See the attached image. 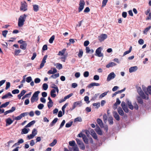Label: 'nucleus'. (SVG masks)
I'll return each instance as SVG.
<instances>
[{"label": "nucleus", "instance_id": "nucleus-1", "mask_svg": "<svg viewBox=\"0 0 151 151\" xmlns=\"http://www.w3.org/2000/svg\"><path fill=\"white\" fill-rule=\"evenodd\" d=\"M27 17L25 14H24L19 17L18 22V26L19 27H21L24 25Z\"/></svg>", "mask_w": 151, "mask_h": 151}, {"label": "nucleus", "instance_id": "nucleus-2", "mask_svg": "<svg viewBox=\"0 0 151 151\" xmlns=\"http://www.w3.org/2000/svg\"><path fill=\"white\" fill-rule=\"evenodd\" d=\"M39 91L35 92L31 98V102L33 103L35 101H37L38 100V95L40 93Z\"/></svg>", "mask_w": 151, "mask_h": 151}, {"label": "nucleus", "instance_id": "nucleus-3", "mask_svg": "<svg viewBox=\"0 0 151 151\" xmlns=\"http://www.w3.org/2000/svg\"><path fill=\"white\" fill-rule=\"evenodd\" d=\"M85 5V2L83 0H80L79 4V7L78 8V12H80L83 10Z\"/></svg>", "mask_w": 151, "mask_h": 151}, {"label": "nucleus", "instance_id": "nucleus-4", "mask_svg": "<svg viewBox=\"0 0 151 151\" xmlns=\"http://www.w3.org/2000/svg\"><path fill=\"white\" fill-rule=\"evenodd\" d=\"M102 48L101 47H98L96 51L95 55L99 57H101L103 56V54L101 52Z\"/></svg>", "mask_w": 151, "mask_h": 151}, {"label": "nucleus", "instance_id": "nucleus-5", "mask_svg": "<svg viewBox=\"0 0 151 151\" xmlns=\"http://www.w3.org/2000/svg\"><path fill=\"white\" fill-rule=\"evenodd\" d=\"M82 105V102L81 101H78L74 103L72 108H70V110L72 111L76 107L78 106H81Z\"/></svg>", "mask_w": 151, "mask_h": 151}, {"label": "nucleus", "instance_id": "nucleus-6", "mask_svg": "<svg viewBox=\"0 0 151 151\" xmlns=\"http://www.w3.org/2000/svg\"><path fill=\"white\" fill-rule=\"evenodd\" d=\"M27 4L25 2H22L20 8L21 11H25L27 10Z\"/></svg>", "mask_w": 151, "mask_h": 151}, {"label": "nucleus", "instance_id": "nucleus-7", "mask_svg": "<svg viewBox=\"0 0 151 151\" xmlns=\"http://www.w3.org/2000/svg\"><path fill=\"white\" fill-rule=\"evenodd\" d=\"M29 114L28 112H24L21 114L19 116L15 117L14 119L15 120H20L23 117Z\"/></svg>", "mask_w": 151, "mask_h": 151}, {"label": "nucleus", "instance_id": "nucleus-8", "mask_svg": "<svg viewBox=\"0 0 151 151\" xmlns=\"http://www.w3.org/2000/svg\"><path fill=\"white\" fill-rule=\"evenodd\" d=\"M107 35L106 34H102L98 37V39L100 42H101L107 38Z\"/></svg>", "mask_w": 151, "mask_h": 151}, {"label": "nucleus", "instance_id": "nucleus-9", "mask_svg": "<svg viewBox=\"0 0 151 151\" xmlns=\"http://www.w3.org/2000/svg\"><path fill=\"white\" fill-rule=\"evenodd\" d=\"M116 76V75L114 72L110 73L108 76L107 80L110 81L111 79L114 78Z\"/></svg>", "mask_w": 151, "mask_h": 151}, {"label": "nucleus", "instance_id": "nucleus-10", "mask_svg": "<svg viewBox=\"0 0 151 151\" xmlns=\"http://www.w3.org/2000/svg\"><path fill=\"white\" fill-rule=\"evenodd\" d=\"M139 94L143 99H148V96L147 95V97L146 95L142 90L140 91L139 93Z\"/></svg>", "mask_w": 151, "mask_h": 151}, {"label": "nucleus", "instance_id": "nucleus-11", "mask_svg": "<svg viewBox=\"0 0 151 151\" xmlns=\"http://www.w3.org/2000/svg\"><path fill=\"white\" fill-rule=\"evenodd\" d=\"M95 130L97 133L100 135H102L103 134L102 131L99 126L97 125Z\"/></svg>", "mask_w": 151, "mask_h": 151}, {"label": "nucleus", "instance_id": "nucleus-12", "mask_svg": "<svg viewBox=\"0 0 151 151\" xmlns=\"http://www.w3.org/2000/svg\"><path fill=\"white\" fill-rule=\"evenodd\" d=\"M113 114L114 117L116 120L119 121L120 120V117L119 115L118 114L116 111H114L113 112Z\"/></svg>", "mask_w": 151, "mask_h": 151}, {"label": "nucleus", "instance_id": "nucleus-13", "mask_svg": "<svg viewBox=\"0 0 151 151\" xmlns=\"http://www.w3.org/2000/svg\"><path fill=\"white\" fill-rule=\"evenodd\" d=\"M96 121L97 123L99 125V126L101 128L104 127L103 123L101 119L98 118L97 119Z\"/></svg>", "mask_w": 151, "mask_h": 151}, {"label": "nucleus", "instance_id": "nucleus-14", "mask_svg": "<svg viewBox=\"0 0 151 151\" xmlns=\"http://www.w3.org/2000/svg\"><path fill=\"white\" fill-rule=\"evenodd\" d=\"M100 86V84L99 83H92L89 84L88 86V87L89 88H91L93 86Z\"/></svg>", "mask_w": 151, "mask_h": 151}, {"label": "nucleus", "instance_id": "nucleus-15", "mask_svg": "<svg viewBox=\"0 0 151 151\" xmlns=\"http://www.w3.org/2000/svg\"><path fill=\"white\" fill-rule=\"evenodd\" d=\"M137 69L138 68L136 66L132 67L129 68V71L130 73H132L136 71Z\"/></svg>", "mask_w": 151, "mask_h": 151}, {"label": "nucleus", "instance_id": "nucleus-16", "mask_svg": "<svg viewBox=\"0 0 151 151\" xmlns=\"http://www.w3.org/2000/svg\"><path fill=\"white\" fill-rule=\"evenodd\" d=\"M117 111L120 115L122 116L124 115V112L121 107H119L117 109Z\"/></svg>", "mask_w": 151, "mask_h": 151}, {"label": "nucleus", "instance_id": "nucleus-17", "mask_svg": "<svg viewBox=\"0 0 151 151\" xmlns=\"http://www.w3.org/2000/svg\"><path fill=\"white\" fill-rule=\"evenodd\" d=\"M27 44L26 42H24L20 46V47L22 49L24 50H26Z\"/></svg>", "mask_w": 151, "mask_h": 151}, {"label": "nucleus", "instance_id": "nucleus-18", "mask_svg": "<svg viewBox=\"0 0 151 151\" xmlns=\"http://www.w3.org/2000/svg\"><path fill=\"white\" fill-rule=\"evenodd\" d=\"M56 90L55 89L52 90L50 92L51 96L53 98H55L56 96V94L55 93Z\"/></svg>", "mask_w": 151, "mask_h": 151}, {"label": "nucleus", "instance_id": "nucleus-19", "mask_svg": "<svg viewBox=\"0 0 151 151\" xmlns=\"http://www.w3.org/2000/svg\"><path fill=\"white\" fill-rule=\"evenodd\" d=\"M26 91L24 90H23L22 91L21 93L18 95L17 97L18 98L20 99L21 98V97L24 95V94L26 93Z\"/></svg>", "mask_w": 151, "mask_h": 151}, {"label": "nucleus", "instance_id": "nucleus-20", "mask_svg": "<svg viewBox=\"0 0 151 151\" xmlns=\"http://www.w3.org/2000/svg\"><path fill=\"white\" fill-rule=\"evenodd\" d=\"M9 96L12 97V95L11 94L10 92H9L7 94L5 95H4L2 96L1 97L2 99H6L8 98Z\"/></svg>", "mask_w": 151, "mask_h": 151}, {"label": "nucleus", "instance_id": "nucleus-21", "mask_svg": "<svg viewBox=\"0 0 151 151\" xmlns=\"http://www.w3.org/2000/svg\"><path fill=\"white\" fill-rule=\"evenodd\" d=\"M53 69V71L51 70H49L47 72V73L49 74H53L57 72V70L55 68H54Z\"/></svg>", "mask_w": 151, "mask_h": 151}, {"label": "nucleus", "instance_id": "nucleus-22", "mask_svg": "<svg viewBox=\"0 0 151 151\" xmlns=\"http://www.w3.org/2000/svg\"><path fill=\"white\" fill-rule=\"evenodd\" d=\"M13 122V121L10 118H8L6 120V126L7 124L10 125L12 124Z\"/></svg>", "mask_w": 151, "mask_h": 151}, {"label": "nucleus", "instance_id": "nucleus-23", "mask_svg": "<svg viewBox=\"0 0 151 151\" xmlns=\"http://www.w3.org/2000/svg\"><path fill=\"white\" fill-rule=\"evenodd\" d=\"M116 64L113 62H111L109 63L108 64L106 65V67L107 68H109L110 67H112L113 66L116 65Z\"/></svg>", "mask_w": 151, "mask_h": 151}, {"label": "nucleus", "instance_id": "nucleus-24", "mask_svg": "<svg viewBox=\"0 0 151 151\" xmlns=\"http://www.w3.org/2000/svg\"><path fill=\"white\" fill-rule=\"evenodd\" d=\"M35 122V120H33L31 121L30 122H29L28 124H27L25 126V127H30L31 126L34 124Z\"/></svg>", "mask_w": 151, "mask_h": 151}, {"label": "nucleus", "instance_id": "nucleus-25", "mask_svg": "<svg viewBox=\"0 0 151 151\" xmlns=\"http://www.w3.org/2000/svg\"><path fill=\"white\" fill-rule=\"evenodd\" d=\"M33 10L35 12H37L39 10V6L37 5L33 4Z\"/></svg>", "mask_w": 151, "mask_h": 151}, {"label": "nucleus", "instance_id": "nucleus-26", "mask_svg": "<svg viewBox=\"0 0 151 151\" xmlns=\"http://www.w3.org/2000/svg\"><path fill=\"white\" fill-rule=\"evenodd\" d=\"M137 102L138 103L141 104H143V100L140 97L138 96L137 97Z\"/></svg>", "mask_w": 151, "mask_h": 151}, {"label": "nucleus", "instance_id": "nucleus-27", "mask_svg": "<svg viewBox=\"0 0 151 151\" xmlns=\"http://www.w3.org/2000/svg\"><path fill=\"white\" fill-rule=\"evenodd\" d=\"M52 86H51V87L55 89L56 90L57 93H59V90L57 86L54 83L52 84Z\"/></svg>", "mask_w": 151, "mask_h": 151}, {"label": "nucleus", "instance_id": "nucleus-28", "mask_svg": "<svg viewBox=\"0 0 151 151\" xmlns=\"http://www.w3.org/2000/svg\"><path fill=\"white\" fill-rule=\"evenodd\" d=\"M58 120V119L57 118H55L54 120L52 121L50 124V126H53L54 124L57 122Z\"/></svg>", "mask_w": 151, "mask_h": 151}, {"label": "nucleus", "instance_id": "nucleus-29", "mask_svg": "<svg viewBox=\"0 0 151 151\" xmlns=\"http://www.w3.org/2000/svg\"><path fill=\"white\" fill-rule=\"evenodd\" d=\"M132 46H130L129 48V50L127 51H126L123 54V56H125L126 55L130 53L132 51Z\"/></svg>", "mask_w": 151, "mask_h": 151}, {"label": "nucleus", "instance_id": "nucleus-30", "mask_svg": "<svg viewBox=\"0 0 151 151\" xmlns=\"http://www.w3.org/2000/svg\"><path fill=\"white\" fill-rule=\"evenodd\" d=\"M83 139L85 144H88V140L86 135L83 137Z\"/></svg>", "mask_w": 151, "mask_h": 151}, {"label": "nucleus", "instance_id": "nucleus-31", "mask_svg": "<svg viewBox=\"0 0 151 151\" xmlns=\"http://www.w3.org/2000/svg\"><path fill=\"white\" fill-rule=\"evenodd\" d=\"M57 139H54L52 142L49 144V146L51 147H53L57 143Z\"/></svg>", "mask_w": 151, "mask_h": 151}, {"label": "nucleus", "instance_id": "nucleus-32", "mask_svg": "<svg viewBox=\"0 0 151 151\" xmlns=\"http://www.w3.org/2000/svg\"><path fill=\"white\" fill-rule=\"evenodd\" d=\"M59 76V73H58L56 74H55L54 75H51L50 77V78H52L54 79H55L57 78H58Z\"/></svg>", "mask_w": 151, "mask_h": 151}, {"label": "nucleus", "instance_id": "nucleus-33", "mask_svg": "<svg viewBox=\"0 0 151 151\" xmlns=\"http://www.w3.org/2000/svg\"><path fill=\"white\" fill-rule=\"evenodd\" d=\"M83 52L82 49H80L79 50V52L78 54V56L79 58H81L83 56Z\"/></svg>", "mask_w": 151, "mask_h": 151}, {"label": "nucleus", "instance_id": "nucleus-34", "mask_svg": "<svg viewBox=\"0 0 151 151\" xmlns=\"http://www.w3.org/2000/svg\"><path fill=\"white\" fill-rule=\"evenodd\" d=\"M108 122L110 124H113V119L112 117H109L108 119Z\"/></svg>", "mask_w": 151, "mask_h": 151}, {"label": "nucleus", "instance_id": "nucleus-35", "mask_svg": "<svg viewBox=\"0 0 151 151\" xmlns=\"http://www.w3.org/2000/svg\"><path fill=\"white\" fill-rule=\"evenodd\" d=\"M65 50V49H64L62 50L59 51L58 52V55H64Z\"/></svg>", "mask_w": 151, "mask_h": 151}, {"label": "nucleus", "instance_id": "nucleus-36", "mask_svg": "<svg viewBox=\"0 0 151 151\" xmlns=\"http://www.w3.org/2000/svg\"><path fill=\"white\" fill-rule=\"evenodd\" d=\"M29 132V131L28 130L25 128H24V129H22V131L21 132V134H26L28 133Z\"/></svg>", "mask_w": 151, "mask_h": 151}, {"label": "nucleus", "instance_id": "nucleus-37", "mask_svg": "<svg viewBox=\"0 0 151 151\" xmlns=\"http://www.w3.org/2000/svg\"><path fill=\"white\" fill-rule=\"evenodd\" d=\"M9 101H8V102H5V103L2 104L1 106V107H6L9 104Z\"/></svg>", "mask_w": 151, "mask_h": 151}, {"label": "nucleus", "instance_id": "nucleus-38", "mask_svg": "<svg viewBox=\"0 0 151 151\" xmlns=\"http://www.w3.org/2000/svg\"><path fill=\"white\" fill-rule=\"evenodd\" d=\"M68 103H66L63 106V107L62 108V109L63 113V114H64L65 113V108L68 105Z\"/></svg>", "mask_w": 151, "mask_h": 151}, {"label": "nucleus", "instance_id": "nucleus-39", "mask_svg": "<svg viewBox=\"0 0 151 151\" xmlns=\"http://www.w3.org/2000/svg\"><path fill=\"white\" fill-rule=\"evenodd\" d=\"M56 65V68L59 70H60L63 68L62 65L60 63H57Z\"/></svg>", "mask_w": 151, "mask_h": 151}, {"label": "nucleus", "instance_id": "nucleus-40", "mask_svg": "<svg viewBox=\"0 0 151 151\" xmlns=\"http://www.w3.org/2000/svg\"><path fill=\"white\" fill-rule=\"evenodd\" d=\"M42 88L44 90H46L48 88V85L47 83H44L42 85Z\"/></svg>", "mask_w": 151, "mask_h": 151}, {"label": "nucleus", "instance_id": "nucleus-41", "mask_svg": "<svg viewBox=\"0 0 151 151\" xmlns=\"http://www.w3.org/2000/svg\"><path fill=\"white\" fill-rule=\"evenodd\" d=\"M21 52V50L20 49L18 50H15L14 53V55H18L19 53H20Z\"/></svg>", "mask_w": 151, "mask_h": 151}, {"label": "nucleus", "instance_id": "nucleus-42", "mask_svg": "<svg viewBox=\"0 0 151 151\" xmlns=\"http://www.w3.org/2000/svg\"><path fill=\"white\" fill-rule=\"evenodd\" d=\"M47 55H45L44 56V57L42 59V60L41 63H45L46 62V59L47 58Z\"/></svg>", "mask_w": 151, "mask_h": 151}, {"label": "nucleus", "instance_id": "nucleus-43", "mask_svg": "<svg viewBox=\"0 0 151 151\" xmlns=\"http://www.w3.org/2000/svg\"><path fill=\"white\" fill-rule=\"evenodd\" d=\"M79 145L80 149L82 150H84L85 149V145L83 143Z\"/></svg>", "mask_w": 151, "mask_h": 151}, {"label": "nucleus", "instance_id": "nucleus-44", "mask_svg": "<svg viewBox=\"0 0 151 151\" xmlns=\"http://www.w3.org/2000/svg\"><path fill=\"white\" fill-rule=\"evenodd\" d=\"M89 98L88 96H86L84 98V101L86 102V103L88 104L89 103L90 101H89Z\"/></svg>", "mask_w": 151, "mask_h": 151}, {"label": "nucleus", "instance_id": "nucleus-45", "mask_svg": "<svg viewBox=\"0 0 151 151\" xmlns=\"http://www.w3.org/2000/svg\"><path fill=\"white\" fill-rule=\"evenodd\" d=\"M73 123L72 121L68 123H67L65 125V127L67 128H68L70 127Z\"/></svg>", "mask_w": 151, "mask_h": 151}, {"label": "nucleus", "instance_id": "nucleus-46", "mask_svg": "<svg viewBox=\"0 0 151 151\" xmlns=\"http://www.w3.org/2000/svg\"><path fill=\"white\" fill-rule=\"evenodd\" d=\"M55 39V36L54 35L52 36L49 40V42L50 43H52Z\"/></svg>", "mask_w": 151, "mask_h": 151}, {"label": "nucleus", "instance_id": "nucleus-47", "mask_svg": "<svg viewBox=\"0 0 151 151\" xmlns=\"http://www.w3.org/2000/svg\"><path fill=\"white\" fill-rule=\"evenodd\" d=\"M49 103V101L47 103V106L49 109H50L53 106V103L52 101V102L51 103Z\"/></svg>", "mask_w": 151, "mask_h": 151}, {"label": "nucleus", "instance_id": "nucleus-48", "mask_svg": "<svg viewBox=\"0 0 151 151\" xmlns=\"http://www.w3.org/2000/svg\"><path fill=\"white\" fill-rule=\"evenodd\" d=\"M69 145L71 146H74L75 144V142L74 141H72L69 142Z\"/></svg>", "mask_w": 151, "mask_h": 151}, {"label": "nucleus", "instance_id": "nucleus-49", "mask_svg": "<svg viewBox=\"0 0 151 151\" xmlns=\"http://www.w3.org/2000/svg\"><path fill=\"white\" fill-rule=\"evenodd\" d=\"M32 134H33V135H34L35 136L37 134V131L36 129L34 128V129L32 131Z\"/></svg>", "mask_w": 151, "mask_h": 151}, {"label": "nucleus", "instance_id": "nucleus-50", "mask_svg": "<svg viewBox=\"0 0 151 151\" xmlns=\"http://www.w3.org/2000/svg\"><path fill=\"white\" fill-rule=\"evenodd\" d=\"M8 31L7 30H5L3 31L2 32V34L3 36L6 37V35L8 33Z\"/></svg>", "mask_w": 151, "mask_h": 151}, {"label": "nucleus", "instance_id": "nucleus-51", "mask_svg": "<svg viewBox=\"0 0 151 151\" xmlns=\"http://www.w3.org/2000/svg\"><path fill=\"white\" fill-rule=\"evenodd\" d=\"M108 1V0H103L102 2V7H104L106 5Z\"/></svg>", "mask_w": 151, "mask_h": 151}, {"label": "nucleus", "instance_id": "nucleus-52", "mask_svg": "<svg viewBox=\"0 0 151 151\" xmlns=\"http://www.w3.org/2000/svg\"><path fill=\"white\" fill-rule=\"evenodd\" d=\"M147 94L148 96V93L151 95V86H148L147 87Z\"/></svg>", "mask_w": 151, "mask_h": 151}, {"label": "nucleus", "instance_id": "nucleus-53", "mask_svg": "<svg viewBox=\"0 0 151 151\" xmlns=\"http://www.w3.org/2000/svg\"><path fill=\"white\" fill-rule=\"evenodd\" d=\"M44 106V105L42 104H39L38 106L37 107L39 109H42Z\"/></svg>", "mask_w": 151, "mask_h": 151}, {"label": "nucleus", "instance_id": "nucleus-54", "mask_svg": "<svg viewBox=\"0 0 151 151\" xmlns=\"http://www.w3.org/2000/svg\"><path fill=\"white\" fill-rule=\"evenodd\" d=\"M150 26H149L148 27L146 28L143 31V33L146 34V33L150 30Z\"/></svg>", "mask_w": 151, "mask_h": 151}, {"label": "nucleus", "instance_id": "nucleus-55", "mask_svg": "<svg viewBox=\"0 0 151 151\" xmlns=\"http://www.w3.org/2000/svg\"><path fill=\"white\" fill-rule=\"evenodd\" d=\"M19 93V90L18 89H14L12 91V93L13 94H17Z\"/></svg>", "mask_w": 151, "mask_h": 151}, {"label": "nucleus", "instance_id": "nucleus-56", "mask_svg": "<svg viewBox=\"0 0 151 151\" xmlns=\"http://www.w3.org/2000/svg\"><path fill=\"white\" fill-rule=\"evenodd\" d=\"M124 111L126 113H128L129 112V109L127 106L122 108Z\"/></svg>", "mask_w": 151, "mask_h": 151}, {"label": "nucleus", "instance_id": "nucleus-57", "mask_svg": "<svg viewBox=\"0 0 151 151\" xmlns=\"http://www.w3.org/2000/svg\"><path fill=\"white\" fill-rule=\"evenodd\" d=\"M108 92H105L102 93L99 96L100 98H102L103 97H104L106 96L107 93Z\"/></svg>", "mask_w": 151, "mask_h": 151}, {"label": "nucleus", "instance_id": "nucleus-58", "mask_svg": "<svg viewBox=\"0 0 151 151\" xmlns=\"http://www.w3.org/2000/svg\"><path fill=\"white\" fill-rule=\"evenodd\" d=\"M89 75V72L88 71H85L83 73V76L85 77H87Z\"/></svg>", "mask_w": 151, "mask_h": 151}, {"label": "nucleus", "instance_id": "nucleus-59", "mask_svg": "<svg viewBox=\"0 0 151 151\" xmlns=\"http://www.w3.org/2000/svg\"><path fill=\"white\" fill-rule=\"evenodd\" d=\"M93 106H96L97 108H98L100 106V104L99 102L94 103L93 104Z\"/></svg>", "mask_w": 151, "mask_h": 151}, {"label": "nucleus", "instance_id": "nucleus-60", "mask_svg": "<svg viewBox=\"0 0 151 151\" xmlns=\"http://www.w3.org/2000/svg\"><path fill=\"white\" fill-rule=\"evenodd\" d=\"M32 81V77L29 76L27 78L26 81L27 83H29Z\"/></svg>", "mask_w": 151, "mask_h": 151}, {"label": "nucleus", "instance_id": "nucleus-61", "mask_svg": "<svg viewBox=\"0 0 151 151\" xmlns=\"http://www.w3.org/2000/svg\"><path fill=\"white\" fill-rule=\"evenodd\" d=\"M10 83L9 82H6V86L5 87V89L7 90L10 87Z\"/></svg>", "mask_w": 151, "mask_h": 151}, {"label": "nucleus", "instance_id": "nucleus-62", "mask_svg": "<svg viewBox=\"0 0 151 151\" xmlns=\"http://www.w3.org/2000/svg\"><path fill=\"white\" fill-rule=\"evenodd\" d=\"M73 93H70V94H69V95L66 96H65L64 97V99L66 100L67 99H69V98H70V97H71L73 95Z\"/></svg>", "mask_w": 151, "mask_h": 151}, {"label": "nucleus", "instance_id": "nucleus-63", "mask_svg": "<svg viewBox=\"0 0 151 151\" xmlns=\"http://www.w3.org/2000/svg\"><path fill=\"white\" fill-rule=\"evenodd\" d=\"M76 141L77 144L78 145L81 144V143H83L82 141L81 140H80L79 139H78V138L76 139Z\"/></svg>", "mask_w": 151, "mask_h": 151}, {"label": "nucleus", "instance_id": "nucleus-64", "mask_svg": "<svg viewBox=\"0 0 151 151\" xmlns=\"http://www.w3.org/2000/svg\"><path fill=\"white\" fill-rule=\"evenodd\" d=\"M34 81L36 83H39L40 81V79L39 78H36L35 79Z\"/></svg>", "mask_w": 151, "mask_h": 151}]
</instances>
